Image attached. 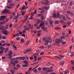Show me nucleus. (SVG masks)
<instances>
[{
  "label": "nucleus",
  "mask_w": 74,
  "mask_h": 74,
  "mask_svg": "<svg viewBox=\"0 0 74 74\" xmlns=\"http://www.w3.org/2000/svg\"><path fill=\"white\" fill-rule=\"evenodd\" d=\"M55 59H58V58H59V57H58L57 56H54Z\"/></svg>",
  "instance_id": "nucleus-34"
},
{
  "label": "nucleus",
  "mask_w": 74,
  "mask_h": 74,
  "mask_svg": "<svg viewBox=\"0 0 74 74\" xmlns=\"http://www.w3.org/2000/svg\"><path fill=\"white\" fill-rule=\"evenodd\" d=\"M44 25H45V23H44V22L43 21L40 24V26H44Z\"/></svg>",
  "instance_id": "nucleus-10"
},
{
  "label": "nucleus",
  "mask_w": 74,
  "mask_h": 74,
  "mask_svg": "<svg viewBox=\"0 0 74 74\" xmlns=\"http://www.w3.org/2000/svg\"><path fill=\"white\" fill-rule=\"evenodd\" d=\"M60 38H61V39H63L64 38H65V36H61Z\"/></svg>",
  "instance_id": "nucleus-25"
},
{
  "label": "nucleus",
  "mask_w": 74,
  "mask_h": 74,
  "mask_svg": "<svg viewBox=\"0 0 74 74\" xmlns=\"http://www.w3.org/2000/svg\"><path fill=\"white\" fill-rule=\"evenodd\" d=\"M9 21V19L8 18L6 19L5 22H8Z\"/></svg>",
  "instance_id": "nucleus-38"
},
{
  "label": "nucleus",
  "mask_w": 74,
  "mask_h": 74,
  "mask_svg": "<svg viewBox=\"0 0 74 74\" xmlns=\"http://www.w3.org/2000/svg\"><path fill=\"white\" fill-rule=\"evenodd\" d=\"M15 5V4L14 3H11L10 4V7H12V6H14Z\"/></svg>",
  "instance_id": "nucleus-23"
},
{
  "label": "nucleus",
  "mask_w": 74,
  "mask_h": 74,
  "mask_svg": "<svg viewBox=\"0 0 74 74\" xmlns=\"http://www.w3.org/2000/svg\"><path fill=\"white\" fill-rule=\"evenodd\" d=\"M53 17L54 18V19H57V17H56V14L54 13L53 15Z\"/></svg>",
  "instance_id": "nucleus-12"
},
{
  "label": "nucleus",
  "mask_w": 74,
  "mask_h": 74,
  "mask_svg": "<svg viewBox=\"0 0 74 74\" xmlns=\"http://www.w3.org/2000/svg\"><path fill=\"white\" fill-rule=\"evenodd\" d=\"M21 36L22 37H26V35L24 34H23Z\"/></svg>",
  "instance_id": "nucleus-48"
},
{
  "label": "nucleus",
  "mask_w": 74,
  "mask_h": 74,
  "mask_svg": "<svg viewBox=\"0 0 74 74\" xmlns=\"http://www.w3.org/2000/svg\"><path fill=\"white\" fill-rule=\"evenodd\" d=\"M5 23V21H3L1 23V24H4Z\"/></svg>",
  "instance_id": "nucleus-64"
},
{
  "label": "nucleus",
  "mask_w": 74,
  "mask_h": 74,
  "mask_svg": "<svg viewBox=\"0 0 74 74\" xmlns=\"http://www.w3.org/2000/svg\"><path fill=\"white\" fill-rule=\"evenodd\" d=\"M43 9H44V7H42L41 8H39V10H43Z\"/></svg>",
  "instance_id": "nucleus-27"
},
{
  "label": "nucleus",
  "mask_w": 74,
  "mask_h": 74,
  "mask_svg": "<svg viewBox=\"0 0 74 74\" xmlns=\"http://www.w3.org/2000/svg\"><path fill=\"white\" fill-rule=\"evenodd\" d=\"M28 66V64H25V65H22V67H27Z\"/></svg>",
  "instance_id": "nucleus-19"
},
{
  "label": "nucleus",
  "mask_w": 74,
  "mask_h": 74,
  "mask_svg": "<svg viewBox=\"0 0 74 74\" xmlns=\"http://www.w3.org/2000/svg\"><path fill=\"white\" fill-rule=\"evenodd\" d=\"M5 28V27H4V26H3L1 27H0V30H4V28Z\"/></svg>",
  "instance_id": "nucleus-15"
},
{
  "label": "nucleus",
  "mask_w": 74,
  "mask_h": 74,
  "mask_svg": "<svg viewBox=\"0 0 74 74\" xmlns=\"http://www.w3.org/2000/svg\"><path fill=\"white\" fill-rule=\"evenodd\" d=\"M8 2H9V3H11L12 2V0H8Z\"/></svg>",
  "instance_id": "nucleus-43"
},
{
  "label": "nucleus",
  "mask_w": 74,
  "mask_h": 74,
  "mask_svg": "<svg viewBox=\"0 0 74 74\" xmlns=\"http://www.w3.org/2000/svg\"><path fill=\"white\" fill-rule=\"evenodd\" d=\"M64 74H68V73H69V71H67V72L64 71Z\"/></svg>",
  "instance_id": "nucleus-42"
},
{
  "label": "nucleus",
  "mask_w": 74,
  "mask_h": 74,
  "mask_svg": "<svg viewBox=\"0 0 74 74\" xmlns=\"http://www.w3.org/2000/svg\"><path fill=\"white\" fill-rule=\"evenodd\" d=\"M64 64V61H62L60 63V65L61 66H63Z\"/></svg>",
  "instance_id": "nucleus-16"
},
{
  "label": "nucleus",
  "mask_w": 74,
  "mask_h": 74,
  "mask_svg": "<svg viewBox=\"0 0 74 74\" xmlns=\"http://www.w3.org/2000/svg\"><path fill=\"white\" fill-rule=\"evenodd\" d=\"M25 59H26V57H22V59H21V60H25Z\"/></svg>",
  "instance_id": "nucleus-37"
},
{
  "label": "nucleus",
  "mask_w": 74,
  "mask_h": 74,
  "mask_svg": "<svg viewBox=\"0 0 74 74\" xmlns=\"http://www.w3.org/2000/svg\"><path fill=\"white\" fill-rule=\"evenodd\" d=\"M18 15H17L15 17V19H18Z\"/></svg>",
  "instance_id": "nucleus-41"
},
{
  "label": "nucleus",
  "mask_w": 74,
  "mask_h": 74,
  "mask_svg": "<svg viewBox=\"0 0 74 74\" xmlns=\"http://www.w3.org/2000/svg\"><path fill=\"white\" fill-rule=\"evenodd\" d=\"M33 10V7H32L30 10V11H32Z\"/></svg>",
  "instance_id": "nucleus-63"
},
{
  "label": "nucleus",
  "mask_w": 74,
  "mask_h": 74,
  "mask_svg": "<svg viewBox=\"0 0 74 74\" xmlns=\"http://www.w3.org/2000/svg\"><path fill=\"white\" fill-rule=\"evenodd\" d=\"M49 69V67L46 68V67H43L42 68L43 70H46V71L47 73H49L50 72H52L53 71L52 69Z\"/></svg>",
  "instance_id": "nucleus-1"
},
{
  "label": "nucleus",
  "mask_w": 74,
  "mask_h": 74,
  "mask_svg": "<svg viewBox=\"0 0 74 74\" xmlns=\"http://www.w3.org/2000/svg\"><path fill=\"white\" fill-rule=\"evenodd\" d=\"M66 18L68 19H69V20H71V18H70V17L67 14H66Z\"/></svg>",
  "instance_id": "nucleus-14"
},
{
  "label": "nucleus",
  "mask_w": 74,
  "mask_h": 74,
  "mask_svg": "<svg viewBox=\"0 0 74 74\" xmlns=\"http://www.w3.org/2000/svg\"><path fill=\"white\" fill-rule=\"evenodd\" d=\"M26 7L25 6H24V7H23L22 8V9L23 10H25V9H26Z\"/></svg>",
  "instance_id": "nucleus-46"
},
{
  "label": "nucleus",
  "mask_w": 74,
  "mask_h": 74,
  "mask_svg": "<svg viewBox=\"0 0 74 74\" xmlns=\"http://www.w3.org/2000/svg\"><path fill=\"white\" fill-rule=\"evenodd\" d=\"M62 44H66V42H62Z\"/></svg>",
  "instance_id": "nucleus-61"
},
{
  "label": "nucleus",
  "mask_w": 74,
  "mask_h": 74,
  "mask_svg": "<svg viewBox=\"0 0 74 74\" xmlns=\"http://www.w3.org/2000/svg\"><path fill=\"white\" fill-rule=\"evenodd\" d=\"M34 73H37V69H36L34 70Z\"/></svg>",
  "instance_id": "nucleus-44"
},
{
  "label": "nucleus",
  "mask_w": 74,
  "mask_h": 74,
  "mask_svg": "<svg viewBox=\"0 0 74 74\" xmlns=\"http://www.w3.org/2000/svg\"><path fill=\"white\" fill-rule=\"evenodd\" d=\"M14 70H17L18 68L16 67H14L13 68Z\"/></svg>",
  "instance_id": "nucleus-35"
},
{
  "label": "nucleus",
  "mask_w": 74,
  "mask_h": 74,
  "mask_svg": "<svg viewBox=\"0 0 74 74\" xmlns=\"http://www.w3.org/2000/svg\"><path fill=\"white\" fill-rule=\"evenodd\" d=\"M9 11L10 10L5 9L3 11V12L4 14H8Z\"/></svg>",
  "instance_id": "nucleus-2"
},
{
  "label": "nucleus",
  "mask_w": 74,
  "mask_h": 74,
  "mask_svg": "<svg viewBox=\"0 0 74 74\" xmlns=\"http://www.w3.org/2000/svg\"><path fill=\"white\" fill-rule=\"evenodd\" d=\"M59 23V21H56L55 22V24H58Z\"/></svg>",
  "instance_id": "nucleus-33"
},
{
  "label": "nucleus",
  "mask_w": 74,
  "mask_h": 74,
  "mask_svg": "<svg viewBox=\"0 0 74 74\" xmlns=\"http://www.w3.org/2000/svg\"><path fill=\"white\" fill-rule=\"evenodd\" d=\"M66 24H68V25H69L71 24V22H68V23H67Z\"/></svg>",
  "instance_id": "nucleus-56"
},
{
  "label": "nucleus",
  "mask_w": 74,
  "mask_h": 74,
  "mask_svg": "<svg viewBox=\"0 0 74 74\" xmlns=\"http://www.w3.org/2000/svg\"><path fill=\"white\" fill-rule=\"evenodd\" d=\"M42 40L43 42H45L47 41H49V40L47 39V38H42Z\"/></svg>",
  "instance_id": "nucleus-8"
},
{
  "label": "nucleus",
  "mask_w": 74,
  "mask_h": 74,
  "mask_svg": "<svg viewBox=\"0 0 74 74\" xmlns=\"http://www.w3.org/2000/svg\"><path fill=\"white\" fill-rule=\"evenodd\" d=\"M9 53L8 54L9 56H11V55L12 54V51L11 50L9 51Z\"/></svg>",
  "instance_id": "nucleus-9"
},
{
  "label": "nucleus",
  "mask_w": 74,
  "mask_h": 74,
  "mask_svg": "<svg viewBox=\"0 0 74 74\" xmlns=\"http://www.w3.org/2000/svg\"><path fill=\"white\" fill-rule=\"evenodd\" d=\"M17 26H18V25L17 24H15V25H14V27L15 28H16V27H17Z\"/></svg>",
  "instance_id": "nucleus-39"
},
{
  "label": "nucleus",
  "mask_w": 74,
  "mask_h": 74,
  "mask_svg": "<svg viewBox=\"0 0 74 74\" xmlns=\"http://www.w3.org/2000/svg\"><path fill=\"white\" fill-rule=\"evenodd\" d=\"M41 19L42 20H44V17L43 15H42L41 16Z\"/></svg>",
  "instance_id": "nucleus-24"
},
{
  "label": "nucleus",
  "mask_w": 74,
  "mask_h": 74,
  "mask_svg": "<svg viewBox=\"0 0 74 74\" xmlns=\"http://www.w3.org/2000/svg\"><path fill=\"white\" fill-rule=\"evenodd\" d=\"M59 21L61 23H64V21H63V20H60Z\"/></svg>",
  "instance_id": "nucleus-54"
},
{
  "label": "nucleus",
  "mask_w": 74,
  "mask_h": 74,
  "mask_svg": "<svg viewBox=\"0 0 74 74\" xmlns=\"http://www.w3.org/2000/svg\"><path fill=\"white\" fill-rule=\"evenodd\" d=\"M4 50H5V48L4 47H3V50H2L1 51H0V54L1 55V54H3V51H4Z\"/></svg>",
  "instance_id": "nucleus-11"
},
{
  "label": "nucleus",
  "mask_w": 74,
  "mask_h": 74,
  "mask_svg": "<svg viewBox=\"0 0 74 74\" xmlns=\"http://www.w3.org/2000/svg\"><path fill=\"white\" fill-rule=\"evenodd\" d=\"M10 71L12 74H14V71L12 70H11Z\"/></svg>",
  "instance_id": "nucleus-52"
},
{
  "label": "nucleus",
  "mask_w": 74,
  "mask_h": 74,
  "mask_svg": "<svg viewBox=\"0 0 74 74\" xmlns=\"http://www.w3.org/2000/svg\"><path fill=\"white\" fill-rule=\"evenodd\" d=\"M64 21H66V17L65 16H63L62 17Z\"/></svg>",
  "instance_id": "nucleus-21"
},
{
  "label": "nucleus",
  "mask_w": 74,
  "mask_h": 74,
  "mask_svg": "<svg viewBox=\"0 0 74 74\" xmlns=\"http://www.w3.org/2000/svg\"><path fill=\"white\" fill-rule=\"evenodd\" d=\"M29 59L30 60H33V57H30Z\"/></svg>",
  "instance_id": "nucleus-62"
},
{
  "label": "nucleus",
  "mask_w": 74,
  "mask_h": 74,
  "mask_svg": "<svg viewBox=\"0 0 74 74\" xmlns=\"http://www.w3.org/2000/svg\"><path fill=\"white\" fill-rule=\"evenodd\" d=\"M14 62L15 63H18V60H15L14 61Z\"/></svg>",
  "instance_id": "nucleus-59"
},
{
  "label": "nucleus",
  "mask_w": 74,
  "mask_h": 74,
  "mask_svg": "<svg viewBox=\"0 0 74 74\" xmlns=\"http://www.w3.org/2000/svg\"><path fill=\"white\" fill-rule=\"evenodd\" d=\"M12 27V23H11L10 25V28H11V27Z\"/></svg>",
  "instance_id": "nucleus-47"
},
{
  "label": "nucleus",
  "mask_w": 74,
  "mask_h": 74,
  "mask_svg": "<svg viewBox=\"0 0 74 74\" xmlns=\"http://www.w3.org/2000/svg\"><path fill=\"white\" fill-rule=\"evenodd\" d=\"M49 40L47 41V42H46L45 43V45L46 46L48 44V43H49Z\"/></svg>",
  "instance_id": "nucleus-17"
},
{
  "label": "nucleus",
  "mask_w": 74,
  "mask_h": 74,
  "mask_svg": "<svg viewBox=\"0 0 74 74\" xmlns=\"http://www.w3.org/2000/svg\"><path fill=\"white\" fill-rule=\"evenodd\" d=\"M34 58L35 61L37 60V56H34Z\"/></svg>",
  "instance_id": "nucleus-28"
},
{
  "label": "nucleus",
  "mask_w": 74,
  "mask_h": 74,
  "mask_svg": "<svg viewBox=\"0 0 74 74\" xmlns=\"http://www.w3.org/2000/svg\"><path fill=\"white\" fill-rule=\"evenodd\" d=\"M60 42V39L57 38L56 40V44H59Z\"/></svg>",
  "instance_id": "nucleus-4"
},
{
  "label": "nucleus",
  "mask_w": 74,
  "mask_h": 74,
  "mask_svg": "<svg viewBox=\"0 0 74 74\" xmlns=\"http://www.w3.org/2000/svg\"><path fill=\"white\" fill-rule=\"evenodd\" d=\"M71 63L72 64H73V65H74V61L72 60L71 61Z\"/></svg>",
  "instance_id": "nucleus-36"
},
{
  "label": "nucleus",
  "mask_w": 74,
  "mask_h": 74,
  "mask_svg": "<svg viewBox=\"0 0 74 74\" xmlns=\"http://www.w3.org/2000/svg\"><path fill=\"white\" fill-rule=\"evenodd\" d=\"M12 14L14 16V17L15 16V12H13Z\"/></svg>",
  "instance_id": "nucleus-55"
},
{
  "label": "nucleus",
  "mask_w": 74,
  "mask_h": 74,
  "mask_svg": "<svg viewBox=\"0 0 74 74\" xmlns=\"http://www.w3.org/2000/svg\"><path fill=\"white\" fill-rule=\"evenodd\" d=\"M57 15V18H59V16H60V15H59V13L58 12Z\"/></svg>",
  "instance_id": "nucleus-22"
},
{
  "label": "nucleus",
  "mask_w": 74,
  "mask_h": 74,
  "mask_svg": "<svg viewBox=\"0 0 74 74\" xmlns=\"http://www.w3.org/2000/svg\"><path fill=\"white\" fill-rule=\"evenodd\" d=\"M37 21L38 22V23H40V20L39 19H38L37 20Z\"/></svg>",
  "instance_id": "nucleus-58"
},
{
  "label": "nucleus",
  "mask_w": 74,
  "mask_h": 74,
  "mask_svg": "<svg viewBox=\"0 0 74 74\" xmlns=\"http://www.w3.org/2000/svg\"><path fill=\"white\" fill-rule=\"evenodd\" d=\"M33 26H34V25H31L30 24H29L28 25V27L30 29H33Z\"/></svg>",
  "instance_id": "nucleus-7"
},
{
  "label": "nucleus",
  "mask_w": 74,
  "mask_h": 74,
  "mask_svg": "<svg viewBox=\"0 0 74 74\" xmlns=\"http://www.w3.org/2000/svg\"><path fill=\"white\" fill-rule=\"evenodd\" d=\"M7 8L8 9H11L12 8V7H11L9 6H7Z\"/></svg>",
  "instance_id": "nucleus-32"
},
{
  "label": "nucleus",
  "mask_w": 74,
  "mask_h": 74,
  "mask_svg": "<svg viewBox=\"0 0 74 74\" xmlns=\"http://www.w3.org/2000/svg\"><path fill=\"white\" fill-rule=\"evenodd\" d=\"M5 18H6V16H1L0 18L1 20L2 21H4Z\"/></svg>",
  "instance_id": "nucleus-6"
},
{
  "label": "nucleus",
  "mask_w": 74,
  "mask_h": 74,
  "mask_svg": "<svg viewBox=\"0 0 74 74\" xmlns=\"http://www.w3.org/2000/svg\"><path fill=\"white\" fill-rule=\"evenodd\" d=\"M28 44H29V41L28 40L26 42V44L27 45Z\"/></svg>",
  "instance_id": "nucleus-57"
},
{
  "label": "nucleus",
  "mask_w": 74,
  "mask_h": 74,
  "mask_svg": "<svg viewBox=\"0 0 74 74\" xmlns=\"http://www.w3.org/2000/svg\"><path fill=\"white\" fill-rule=\"evenodd\" d=\"M10 64H12L13 66H15L16 65V64L15 63H14L13 61H11L10 62Z\"/></svg>",
  "instance_id": "nucleus-13"
},
{
  "label": "nucleus",
  "mask_w": 74,
  "mask_h": 74,
  "mask_svg": "<svg viewBox=\"0 0 74 74\" xmlns=\"http://www.w3.org/2000/svg\"><path fill=\"white\" fill-rule=\"evenodd\" d=\"M19 6H20V5H18L16 7V9H17L18 8V7H19Z\"/></svg>",
  "instance_id": "nucleus-53"
},
{
  "label": "nucleus",
  "mask_w": 74,
  "mask_h": 74,
  "mask_svg": "<svg viewBox=\"0 0 74 74\" xmlns=\"http://www.w3.org/2000/svg\"><path fill=\"white\" fill-rule=\"evenodd\" d=\"M2 38H3V39H6V38H7L5 36H2Z\"/></svg>",
  "instance_id": "nucleus-50"
},
{
  "label": "nucleus",
  "mask_w": 74,
  "mask_h": 74,
  "mask_svg": "<svg viewBox=\"0 0 74 74\" xmlns=\"http://www.w3.org/2000/svg\"><path fill=\"white\" fill-rule=\"evenodd\" d=\"M20 40V38L19 37H18L17 38H16V40L17 41H18Z\"/></svg>",
  "instance_id": "nucleus-49"
},
{
  "label": "nucleus",
  "mask_w": 74,
  "mask_h": 74,
  "mask_svg": "<svg viewBox=\"0 0 74 74\" xmlns=\"http://www.w3.org/2000/svg\"><path fill=\"white\" fill-rule=\"evenodd\" d=\"M44 53V52H42L40 53V55H43V54Z\"/></svg>",
  "instance_id": "nucleus-45"
},
{
  "label": "nucleus",
  "mask_w": 74,
  "mask_h": 74,
  "mask_svg": "<svg viewBox=\"0 0 74 74\" xmlns=\"http://www.w3.org/2000/svg\"><path fill=\"white\" fill-rule=\"evenodd\" d=\"M38 70H39V71H41V68L40 67H39L38 68Z\"/></svg>",
  "instance_id": "nucleus-60"
},
{
  "label": "nucleus",
  "mask_w": 74,
  "mask_h": 74,
  "mask_svg": "<svg viewBox=\"0 0 74 74\" xmlns=\"http://www.w3.org/2000/svg\"><path fill=\"white\" fill-rule=\"evenodd\" d=\"M16 67H18V68H19V67H21V66L19 64H17L16 65Z\"/></svg>",
  "instance_id": "nucleus-26"
},
{
  "label": "nucleus",
  "mask_w": 74,
  "mask_h": 74,
  "mask_svg": "<svg viewBox=\"0 0 74 74\" xmlns=\"http://www.w3.org/2000/svg\"><path fill=\"white\" fill-rule=\"evenodd\" d=\"M21 41L22 43H23L25 42V40L23 39H21Z\"/></svg>",
  "instance_id": "nucleus-20"
},
{
  "label": "nucleus",
  "mask_w": 74,
  "mask_h": 74,
  "mask_svg": "<svg viewBox=\"0 0 74 74\" xmlns=\"http://www.w3.org/2000/svg\"><path fill=\"white\" fill-rule=\"evenodd\" d=\"M5 41L4 40H1V42H2V43H5Z\"/></svg>",
  "instance_id": "nucleus-51"
},
{
  "label": "nucleus",
  "mask_w": 74,
  "mask_h": 74,
  "mask_svg": "<svg viewBox=\"0 0 74 74\" xmlns=\"http://www.w3.org/2000/svg\"><path fill=\"white\" fill-rule=\"evenodd\" d=\"M42 15V14L41 13H40L38 14V16L39 17H40V16H41Z\"/></svg>",
  "instance_id": "nucleus-29"
},
{
  "label": "nucleus",
  "mask_w": 74,
  "mask_h": 74,
  "mask_svg": "<svg viewBox=\"0 0 74 74\" xmlns=\"http://www.w3.org/2000/svg\"><path fill=\"white\" fill-rule=\"evenodd\" d=\"M24 63L25 64H28V61L26 60H25L24 61Z\"/></svg>",
  "instance_id": "nucleus-18"
},
{
  "label": "nucleus",
  "mask_w": 74,
  "mask_h": 74,
  "mask_svg": "<svg viewBox=\"0 0 74 74\" xmlns=\"http://www.w3.org/2000/svg\"><path fill=\"white\" fill-rule=\"evenodd\" d=\"M3 33L5 35H8L9 34V32L7 30L3 31Z\"/></svg>",
  "instance_id": "nucleus-3"
},
{
  "label": "nucleus",
  "mask_w": 74,
  "mask_h": 74,
  "mask_svg": "<svg viewBox=\"0 0 74 74\" xmlns=\"http://www.w3.org/2000/svg\"><path fill=\"white\" fill-rule=\"evenodd\" d=\"M46 3L44 2H41V3H42V4H44L45 5H47V4H48V2H49V1L48 0H46Z\"/></svg>",
  "instance_id": "nucleus-5"
},
{
  "label": "nucleus",
  "mask_w": 74,
  "mask_h": 74,
  "mask_svg": "<svg viewBox=\"0 0 74 74\" xmlns=\"http://www.w3.org/2000/svg\"><path fill=\"white\" fill-rule=\"evenodd\" d=\"M55 29L56 30H60V28L58 27H56V28H55Z\"/></svg>",
  "instance_id": "nucleus-31"
},
{
  "label": "nucleus",
  "mask_w": 74,
  "mask_h": 74,
  "mask_svg": "<svg viewBox=\"0 0 74 74\" xmlns=\"http://www.w3.org/2000/svg\"><path fill=\"white\" fill-rule=\"evenodd\" d=\"M53 21H50V25H52V24H53Z\"/></svg>",
  "instance_id": "nucleus-40"
},
{
  "label": "nucleus",
  "mask_w": 74,
  "mask_h": 74,
  "mask_svg": "<svg viewBox=\"0 0 74 74\" xmlns=\"http://www.w3.org/2000/svg\"><path fill=\"white\" fill-rule=\"evenodd\" d=\"M42 29H43L44 31H45V30H47L46 29H45V27H42Z\"/></svg>",
  "instance_id": "nucleus-30"
}]
</instances>
